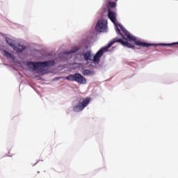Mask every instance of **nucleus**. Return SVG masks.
<instances>
[{"instance_id":"f03ea898","label":"nucleus","mask_w":178,"mask_h":178,"mask_svg":"<svg viewBox=\"0 0 178 178\" xmlns=\"http://www.w3.org/2000/svg\"><path fill=\"white\" fill-rule=\"evenodd\" d=\"M119 26L120 29H122V33L120 32V29L118 26L115 28L116 33L118 35H122L124 40L135 41V45H137L138 47H145V48H149V47H152V45H154L149 43L137 41L136 37L131 35V34H130V33H129V31H127L126 29H123L121 25H119ZM124 37H127V39H126Z\"/></svg>"},{"instance_id":"9b49d317","label":"nucleus","mask_w":178,"mask_h":178,"mask_svg":"<svg viewBox=\"0 0 178 178\" xmlns=\"http://www.w3.org/2000/svg\"><path fill=\"white\" fill-rule=\"evenodd\" d=\"M116 8V2L110 1L108 3V11H112V9Z\"/></svg>"},{"instance_id":"20e7f679","label":"nucleus","mask_w":178,"mask_h":178,"mask_svg":"<svg viewBox=\"0 0 178 178\" xmlns=\"http://www.w3.org/2000/svg\"><path fill=\"white\" fill-rule=\"evenodd\" d=\"M65 80H68L69 81H76V83H79V84H86L87 83V79L79 73L68 75L65 77Z\"/></svg>"},{"instance_id":"f257e3e1","label":"nucleus","mask_w":178,"mask_h":178,"mask_svg":"<svg viewBox=\"0 0 178 178\" xmlns=\"http://www.w3.org/2000/svg\"><path fill=\"white\" fill-rule=\"evenodd\" d=\"M115 42H119L120 44H121V45H122V47H126L127 48H132V49H134V45H132L128 42H124V40H122V39L115 38L110 41L106 46L102 47L96 53V54L93 57L92 61H99V58H101V56L104 55V52H108V49H109V48H111V47H112V45H113V44H115Z\"/></svg>"},{"instance_id":"4468645a","label":"nucleus","mask_w":178,"mask_h":178,"mask_svg":"<svg viewBox=\"0 0 178 178\" xmlns=\"http://www.w3.org/2000/svg\"><path fill=\"white\" fill-rule=\"evenodd\" d=\"M3 55L4 56H6V58H11L12 59L13 58V55L6 50L3 51Z\"/></svg>"},{"instance_id":"6e6552de","label":"nucleus","mask_w":178,"mask_h":178,"mask_svg":"<svg viewBox=\"0 0 178 178\" xmlns=\"http://www.w3.org/2000/svg\"><path fill=\"white\" fill-rule=\"evenodd\" d=\"M13 48L14 51H16V52H23V51L26 49V47L24 46L16 43Z\"/></svg>"},{"instance_id":"9d476101","label":"nucleus","mask_w":178,"mask_h":178,"mask_svg":"<svg viewBox=\"0 0 178 178\" xmlns=\"http://www.w3.org/2000/svg\"><path fill=\"white\" fill-rule=\"evenodd\" d=\"M83 58L85 60H92V56L91 55V51H87L83 54Z\"/></svg>"},{"instance_id":"f8f14e48","label":"nucleus","mask_w":178,"mask_h":178,"mask_svg":"<svg viewBox=\"0 0 178 178\" xmlns=\"http://www.w3.org/2000/svg\"><path fill=\"white\" fill-rule=\"evenodd\" d=\"M6 41L10 47H12V48H13L16 44V42H15V40H13L9 38H6Z\"/></svg>"},{"instance_id":"ddd939ff","label":"nucleus","mask_w":178,"mask_h":178,"mask_svg":"<svg viewBox=\"0 0 178 178\" xmlns=\"http://www.w3.org/2000/svg\"><path fill=\"white\" fill-rule=\"evenodd\" d=\"M77 51H79V48L75 47V48L72 49L70 50V51H65V54H67V55H70V54H76V52H77Z\"/></svg>"},{"instance_id":"0eeeda50","label":"nucleus","mask_w":178,"mask_h":178,"mask_svg":"<svg viewBox=\"0 0 178 178\" xmlns=\"http://www.w3.org/2000/svg\"><path fill=\"white\" fill-rule=\"evenodd\" d=\"M108 17L114 24H116V13L108 11Z\"/></svg>"},{"instance_id":"423d86ee","label":"nucleus","mask_w":178,"mask_h":178,"mask_svg":"<svg viewBox=\"0 0 178 178\" xmlns=\"http://www.w3.org/2000/svg\"><path fill=\"white\" fill-rule=\"evenodd\" d=\"M95 29L99 33H105L108 29V22L105 19H100L98 21Z\"/></svg>"},{"instance_id":"39448f33","label":"nucleus","mask_w":178,"mask_h":178,"mask_svg":"<svg viewBox=\"0 0 178 178\" xmlns=\"http://www.w3.org/2000/svg\"><path fill=\"white\" fill-rule=\"evenodd\" d=\"M91 101V98L87 97L86 99H84L82 102H80L73 107L74 112H81L86 108L88 106V104H90V102Z\"/></svg>"},{"instance_id":"2eb2a0df","label":"nucleus","mask_w":178,"mask_h":178,"mask_svg":"<svg viewBox=\"0 0 178 178\" xmlns=\"http://www.w3.org/2000/svg\"><path fill=\"white\" fill-rule=\"evenodd\" d=\"M158 45H161V47H170L172 45H178V42H174V43H170V44H159Z\"/></svg>"},{"instance_id":"1a4fd4ad","label":"nucleus","mask_w":178,"mask_h":178,"mask_svg":"<svg viewBox=\"0 0 178 178\" xmlns=\"http://www.w3.org/2000/svg\"><path fill=\"white\" fill-rule=\"evenodd\" d=\"M82 74H83V76H94V74H95V72H94V70H84L82 72Z\"/></svg>"},{"instance_id":"7ed1b4c3","label":"nucleus","mask_w":178,"mask_h":178,"mask_svg":"<svg viewBox=\"0 0 178 178\" xmlns=\"http://www.w3.org/2000/svg\"><path fill=\"white\" fill-rule=\"evenodd\" d=\"M27 66L33 70H41L44 69V67H49L51 66H55V61L54 60H48L44 62H38V63H33V62H27Z\"/></svg>"}]
</instances>
